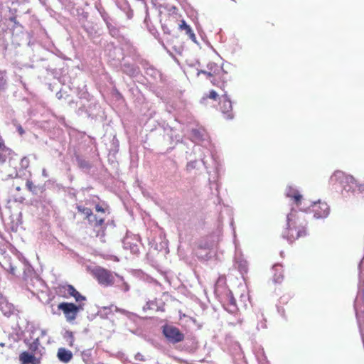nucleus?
Instances as JSON below:
<instances>
[{
  "mask_svg": "<svg viewBox=\"0 0 364 364\" xmlns=\"http://www.w3.org/2000/svg\"><path fill=\"white\" fill-rule=\"evenodd\" d=\"M191 137L193 142L201 143V144L193 146V155H196L200 159L202 164L209 174L208 181L210 184L215 185V188L218 190L219 186L218 180L221 171V164L214 154L206 131L203 127L193 128Z\"/></svg>",
  "mask_w": 364,
  "mask_h": 364,
  "instance_id": "nucleus-1",
  "label": "nucleus"
},
{
  "mask_svg": "<svg viewBox=\"0 0 364 364\" xmlns=\"http://www.w3.org/2000/svg\"><path fill=\"white\" fill-rule=\"evenodd\" d=\"M306 225L305 220L301 221L297 211L292 208L287 216V228L282 237L290 243L299 237H305L307 235Z\"/></svg>",
  "mask_w": 364,
  "mask_h": 364,
  "instance_id": "nucleus-2",
  "label": "nucleus"
},
{
  "mask_svg": "<svg viewBox=\"0 0 364 364\" xmlns=\"http://www.w3.org/2000/svg\"><path fill=\"white\" fill-rule=\"evenodd\" d=\"M359 270V282H358V292L354 301V309L355 316L358 320V323L360 328V333L362 337V341L364 345V333L363 332L360 326V316L364 314V257L358 264Z\"/></svg>",
  "mask_w": 364,
  "mask_h": 364,
  "instance_id": "nucleus-3",
  "label": "nucleus"
},
{
  "mask_svg": "<svg viewBox=\"0 0 364 364\" xmlns=\"http://www.w3.org/2000/svg\"><path fill=\"white\" fill-rule=\"evenodd\" d=\"M206 68L208 70V77H212L210 80L213 85L223 90L228 82V73L223 70V67L213 62L208 63Z\"/></svg>",
  "mask_w": 364,
  "mask_h": 364,
  "instance_id": "nucleus-4",
  "label": "nucleus"
},
{
  "mask_svg": "<svg viewBox=\"0 0 364 364\" xmlns=\"http://www.w3.org/2000/svg\"><path fill=\"white\" fill-rule=\"evenodd\" d=\"M92 273L100 285L104 287L114 285L117 273L99 266L95 267L92 270Z\"/></svg>",
  "mask_w": 364,
  "mask_h": 364,
  "instance_id": "nucleus-5",
  "label": "nucleus"
},
{
  "mask_svg": "<svg viewBox=\"0 0 364 364\" xmlns=\"http://www.w3.org/2000/svg\"><path fill=\"white\" fill-rule=\"evenodd\" d=\"M58 307L63 312L66 320L71 322L76 318L77 314L84 309V304L79 303L77 305L74 303L62 302Z\"/></svg>",
  "mask_w": 364,
  "mask_h": 364,
  "instance_id": "nucleus-6",
  "label": "nucleus"
},
{
  "mask_svg": "<svg viewBox=\"0 0 364 364\" xmlns=\"http://www.w3.org/2000/svg\"><path fill=\"white\" fill-rule=\"evenodd\" d=\"M222 90L223 94H222L219 97L220 109L225 119H232L234 118V114L232 112V102L227 92H225L224 89Z\"/></svg>",
  "mask_w": 364,
  "mask_h": 364,
  "instance_id": "nucleus-7",
  "label": "nucleus"
},
{
  "mask_svg": "<svg viewBox=\"0 0 364 364\" xmlns=\"http://www.w3.org/2000/svg\"><path fill=\"white\" fill-rule=\"evenodd\" d=\"M311 211L316 219H325L330 214V206L326 203L318 200L311 204Z\"/></svg>",
  "mask_w": 364,
  "mask_h": 364,
  "instance_id": "nucleus-8",
  "label": "nucleus"
},
{
  "mask_svg": "<svg viewBox=\"0 0 364 364\" xmlns=\"http://www.w3.org/2000/svg\"><path fill=\"white\" fill-rule=\"evenodd\" d=\"M163 334L172 343H179L184 339L183 333L178 328L172 326H164Z\"/></svg>",
  "mask_w": 364,
  "mask_h": 364,
  "instance_id": "nucleus-9",
  "label": "nucleus"
},
{
  "mask_svg": "<svg viewBox=\"0 0 364 364\" xmlns=\"http://www.w3.org/2000/svg\"><path fill=\"white\" fill-rule=\"evenodd\" d=\"M348 174L345 172L336 170L335 171L329 178L328 184L332 186L333 188L337 189L341 188L348 177Z\"/></svg>",
  "mask_w": 364,
  "mask_h": 364,
  "instance_id": "nucleus-10",
  "label": "nucleus"
},
{
  "mask_svg": "<svg viewBox=\"0 0 364 364\" xmlns=\"http://www.w3.org/2000/svg\"><path fill=\"white\" fill-rule=\"evenodd\" d=\"M356 180L351 176L348 175L345 183L340 188L341 193L343 197H348L350 193H355L356 192Z\"/></svg>",
  "mask_w": 364,
  "mask_h": 364,
  "instance_id": "nucleus-11",
  "label": "nucleus"
},
{
  "mask_svg": "<svg viewBox=\"0 0 364 364\" xmlns=\"http://www.w3.org/2000/svg\"><path fill=\"white\" fill-rule=\"evenodd\" d=\"M35 328L33 325L30 326L28 323L25 328V331L29 333V338L25 339V343L28 346L29 350L32 353H36L40 346L39 338H36L33 340V334L34 333Z\"/></svg>",
  "mask_w": 364,
  "mask_h": 364,
  "instance_id": "nucleus-12",
  "label": "nucleus"
},
{
  "mask_svg": "<svg viewBox=\"0 0 364 364\" xmlns=\"http://www.w3.org/2000/svg\"><path fill=\"white\" fill-rule=\"evenodd\" d=\"M285 196L293 200L294 203L299 206L302 200V195L299 190L294 185L287 186L285 191Z\"/></svg>",
  "mask_w": 364,
  "mask_h": 364,
  "instance_id": "nucleus-13",
  "label": "nucleus"
},
{
  "mask_svg": "<svg viewBox=\"0 0 364 364\" xmlns=\"http://www.w3.org/2000/svg\"><path fill=\"white\" fill-rule=\"evenodd\" d=\"M215 243L212 241H208V240H201L198 244V247L201 250H209L208 252H206L205 255H199L198 253V257L202 258L204 260H208L211 257L210 250L213 248Z\"/></svg>",
  "mask_w": 364,
  "mask_h": 364,
  "instance_id": "nucleus-14",
  "label": "nucleus"
},
{
  "mask_svg": "<svg viewBox=\"0 0 364 364\" xmlns=\"http://www.w3.org/2000/svg\"><path fill=\"white\" fill-rule=\"evenodd\" d=\"M235 266L242 274L247 271V262L241 255H239L237 247L235 245Z\"/></svg>",
  "mask_w": 364,
  "mask_h": 364,
  "instance_id": "nucleus-15",
  "label": "nucleus"
},
{
  "mask_svg": "<svg viewBox=\"0 0 364 364\" xmlns=\"http://www.w3.org/2000/svg\"><path fill=\"white\" fill-rule=\"evenodd\" d=\"M141 63L143 68L145 69V73L147 76H149L154 80L160 77V72L151 65H150L148 62L142 60Z\"/></svg>",
  "mask_w": 364,
  "mask_h": 364,
  "instance_id": "nucleus-16",
  "label": "nucleus"
},
{
  "mask_svg": "<svg viewBox=\"0 0 364 364\" xmlns=\"http://www.w3.org/2000/svg\"><path fill=\"white\" fill-rule=\"evenodd\" d=\"M21 364H39L40 360L35 357L33 354L27 351H24L19 356Z\"/></svg>",
  "mask_w": 364,
  "mask_h": 364,
  "instance_id": "nucleus-17",
  "label": "nucleus"
},
{
  "mask_svg": "<svg viewBox=\"0 0 364 364\" xmlns=\"http://www.w3.org/2000/svg\"><path fill=\"white\" fill-rule=\"evenodd\" d=\"M192 154H193V153H191L189 154H187L186 156V159H188L189 161L187 163L186 166V170L188 173H191L194 169H198L200 165V163L197 159H200L196 155H194L195 159H192ZM200 161H201V160Z\"/></svg>",
  "mask_w": 364,
  "mask_h": 364,
  "instance_id": "nucleus-18",
  "label": "nucleus"
},
{
  "mask_svg": "<svg viewBox=\"0 0 364 364\" xmlns=\"http://www.w3.org/2000/svg\"><path fill=\"white\" fill-rule=\"evenodd\" d=\"M73 353L64 348H60L58 350L57 357L60 361L64 363H69L73 358Z\"/></svg>",
  "mask_w": 364,
  "mask_h": 364,
  "instance_id": "nucleus-19",
  "label": "nucleus"
},
{
  "mask_svg": "<svg viewBox=\"0 0 364 364\" xmlns=\"http://www.w3.org/2000/svg\"><path fill=\"white\" fill-rule=\"evenodd\" d=\"M123 247L129 250L132 254H137L139 252V246L136 243L132 242V239L126 237L122 240Z\"/></svg>",
  "mask_w": 364,
  "mask_h": 364,
  "instance_id": "nucleus-20",
  "label": "nucleus"
},
{
  "mask_svg": "<svg viewBox=\"0 0 364 364\" xmlns=\"http://www.w3.org/2000/svg\"><path fill=\"white\" fill-rule=\"evenodd\" d=\"M124 292H127L130 289V287L128 283L124 280V277L117 274L114 279V285Z\"/></svg>",
  "mask_w": 364,
  "mask_h": 364,
  "instance_id": "nucleus-21",
  "label": "nucleus"
},
{
  "mask_svg": "<svg viewBox=\"0 0 364 364\" xmlns=\"http://www.w3.org/2000/svg\"><path fill=\"white\" fill-rule=\"evenodd\" d=\"M274 275L273 281L274 283H281L283 280V269L282 264L277 263L275 264L272 267Z\"/></svg>",
  "mask_w": 364,
  "mask_h": 364,
  "instance_id": "nucleus-22",
  "label": "nucleus"
},
{
  "mask_svg": "<svg viewBox=\"0 0 364 364\" xmlns=\"http://www.w3.org/2000/svg\"><path fill=\"white\" fill-rule=\"evenodd\" d=\"M122 70L124 73L131 77L136 76L139 73V68L129 63H124L122 65Z\"/></svg>",
  "mask_w": 364,
  "mask_h": 364,
  "instance_id": "nucleus-23",
  "label": "nucleus"
},
{
  "mask_svg": "<svg viewBox=\"0 0 364 364\" xmlns=\"http://www.w3.org/2000/svg\"><path fill=\"white\" fill-rule=\"evenodd\" d=\"M179 28L181 30H184L186 31V33L190 39H191L194 43H198L196 41V35L192 30V28L190 27L189 25L186 23L185 21H181V23L179 25Z\"/></svg>",
  "mask_w": 364,
  "mask_h": 364,
  "instance_id": "nucleus-24",
  "label": "nucleus"
},
{
  "mask_svg": "<svg viewBox=\"0 0 364 364\" xmlns=\"http://www.w3.org/2000/svg\"><path fill=\"white\" fill-rule=\"evenodd\" d=\"M255 315H256V318L257 320V329L260 330V329L266 328H267V324H266L267 320L264 318V313L261 310H259L258 312H257L255 314Z\"/></svg>",
  "mask_w": 364,
  "mask_h": 364,
  "instance_id": "nucleus-25",
  "label": "nucleus"
},
{
  "mask_svg": "<svg viewBox=\"0 0 364 364\" xmlns=\"http://www.w3.org/2000/svg\"><path fill=\"white\" fill-rule=\"evenodd\" d=\"M104 219L103 218H97V221L94 223L92 225L95 228V230L97 232V236H104L105 235V226H103L104 224Z\"/></svg>",
  "mask_w": 364,
  "mask_h": 364,
  "instance_id": "nucleus-26",
  "label": "nucleus"
},
{
  "mask_svg": "<svg viewBox=\"0 0 364 364\" xmlns=\"http://www.w3.org/2000/svg\"><path fill=\"white\" fill-rule=\"evenodd\" d=\"M76 161L78 167L85 172H88L91 168V164L85 159L81 158L80 156H76Z\"/></svg>",
  "mask_w": 364,
  "mask_h": 364,
  "instance_id": "nucleus-27",
  "label": "nucleus"
},
{
  "mask_svg": "<svg viewBox=\"0 0 364 364\" xmlns=\"http://www.w3.org/2000/svg\"><path fill=\"white\" fill-rule=\"evenodd\" d=\"M0 309L5 316H9L13 313L14 307L12 304L7 302H1L0 304Z\"/></svg>",
  "mask_w": 364,
  "mask_h": 364,
  "instance_id": "nucleus-28",
  "label": "nucleus"
},
{
  "mask_svg": "<svg viewBox=\"0 0 364 364\" xmlns=\"http://www.w3.org/2000/svg\"><path fill=\"white\" fill-rule=\"evenodd\" d=\"M26 188L34 195H38L39 193H42L43 188L35 186L31 181L28 180L26 183Z\"/></svg>",
  "mask_w": 364,
  "mask_h": 364,
  "instance_id": "nucleus-29",
  "label": "nucleus"
},
{
  "mask_svg": "<svg viewBox=\"0 0 364 364\" xmlns=\"http://www.w3.org/2000/svg\"><path fill=\"white\" fill-rule=\"evenodd\" d=\"M11 150L5 146L4 144L0 143V163L6 161L7 156L10 154Z\"/></svg>",
  "mask_w": 364,
  "mask_h": 364,
  "instance_id": "nucleus-30",
  "label": "nucleus"
},
{
  "mask_svg": "<svg viewBox=\"0 0 364 364\" xmlns=\"http://www.w3.org/2000/svg\"><path fill=\"white\" fill-rule=\"evenodd\" d=\"M62 289L63 290V293L65 294L64 296L65 297H68V296H73L75 292L76 291L75 288L70 284L63 286Z\"/></svg>",
  "mask_w": 364,
  "mask_h": 364,
  "instance_id": "nucleus-31",
  "label": "nucleus"
},
{
  "mask_svg": "<svg viewBox=\"0 0 364 364\" xmlns=\"http://www.w3.org/2000/svg\"><path fill=\"white\" fill-rule=\"evenodd\" d=\"M82 359L85 364H92L91 350L87 349L82 352Z\"/></svg>",
  "mask_w": 364,
  "mask_h": 364,
  "instance_id": "nucleus-32",
  "label": "nucleus"
},
{
  "mask_svg": "<svg viewBox=\"0 0 364 364\" xmlns=\"http://www.w3.org/2000/svg\"><path fill=\"white\" fill-rule=\"evenodd\" d=\"M24 28L23 26H18L14 30L11 31L15 41H18L21 35H23Z\"/></svg>",
  "mask_w": 364,
  "mask_h": 364,
  "instance_id": "nucleus-33",
  "label": "nucleus"
},
{
  "mask_svg": "<svg viewBox=\"0 0 364 364\" xmlns=\"http://www.w3.org/2000/svg\"><path fill=\"white\" fill-rule=\"evenodd\" d=\"M18 26H22V25L18 21H17L16 17H14V16L10 17L7 20V26L10 31L14 30V28H15Z\"/></svg>",
  "mask_w": 364,
  "mask_h": 364,
  "instance_id": "nucleus-34",
  "label": "nucleus"
},
{
  "mask_svg": "<svg viewBox=\"0 0 364 364\" xmlns=\"http://www.w3.org/2000/svg\"><path fill=\"white\" fill-rule=\"evenodd\" d=\"M6 72L0 70V90H5L6 89Z\"/></svg>",
  "mask_w": 364,
  "mask_h": 364,
  "instance_id": "nucleus-35",
  "label": "nucleus"
},
{
  "mask_svg": "<svg viewBox=\"0 0 364 364\" xmlns=\"http://www.w3.org/2000/svg\"><path fill=\"white\" fill-rule=\"evenodd\" d=\"M107 27L109 30V34L112 37H117L119 35V29L114 25H113L112 22L108 23Z\"/></svg>",
  "mask_w": 364,
  "mask_h": 364,
  "instance_id": "nucleus-36",
  "label": "nucleus"
},
{
  "mask_svg": "<svg viewBox=\"0 0 364 364\" xmlns=\"http://www.w3.org/2000/svg\"><path fill=\"white\" fill-rule=\"evenodd\" d=\"M82 28L90 36H93L96 34V30L92 26V23L83 24Z\"/></svg>",
  "mask_w": 364,
  "mask_h": 364,
  "instance_id": "nucleus-37",
  "label": "nucleus"
},
{
  "mask_svg": "<svg viewBox=\"0 0 364 364\" xmlns=\"http://www.w3.org/2000/svg\"><path fill=\"white\" fill-rule=\"evenodd\" d=\"M114 309H115V311L116 312H119V313H121L122 314H124V316H126L129 319H132V318L134 317H136V315L132 312H130V311H128L125 309H119L117 306L114 307Z\"/></svg>",
  "mask_w": 364,
  "mask_h": 364,
  "instance_id": "nucleus-38",
  "label": "nucleus"
},
{
  "mask_svg": "<svg viewBox=\"0 0 364 364\" xmlns=\"http://www.w3.org/2000/svg\"><path fill=\"white\" fill-rule=\"evenodd\" d=\"M63 337L67 341V343L69 344V346H73L74 342V336L73 332L69 331H65Z\"/></svg>",
  "mask_w": 364,
  "mask_h": 364,
  "instance_id": "nucleus-39",
  "label": "nucleus"
},
{
  "mask_svg": "<svg viewBox=\"0 0 364 364\" xmlns=\"http://www.w3.org/2000/svg\"><path fill=\"white\" fill-rule=\"evenodd\" d=\"M226 304H236V300L234 298L232 292L230 290H228V291L226 294Z\"/></svg>",
  "mask_w": 364,
  "mask_h": 364,
  "instance_id": "nucleus-40",
  "label": "nucleus"
},
{
  "mask_svg": "<svg viewBox=\"0 0 364 364\" xmlns=\"http://www.w3.org/2000/svg\"><path fill=\"white\" fill-rule=\"evenodd\" d=\"M225 309L230 314H236L238 311L237 304H225Z\"/></svg>",
  "mask_w": 364,
  "mask_h": 364,
  "instance_id": "nucleus-41",
  "label": "nucleus"
},
{
  "mask_svg": "<svg viewBox=\"0 0 364 364\" xmlns=\"http://www.w3.org/2000/svg\"><path fill=\"white\" fill-rule=\"evenodd\" d=\"M77 209L78 212L84 214L85 217L88 215L90 213H91L92 210L89 208L84 207L82 205H77Z\"/></svg>",
  "mask_w": 364,
  "mask_h": 364,
  "instance_id": "nucleus-42",
  "label": "nucleus"
},
{
  "mask_svg": "<svg viewBox=\"0 0 364 364\" xmlns=\"http://www.w3.org/2000/svg\"><path fill=\"white\" fill-rule=\"evenodd\" d=\"M75 301L76 302H80L82 301H85L86 300V297L82 296L78 291L76 290V291L75 292L73 296Z\"/></svg>",
  "mask_w": 364,
  "mask_h": 364,
  "instance_id": "nucleus-43",
  "label": "nucleus"
},
{
  "mask_svg": "<svg viewBox=\"0 0 364 364\" xmlns=\"http://www.w3.org/2000/svg\"><path fill=\"white\" fill-rule=\"evenodd\" d=\"M156 306V302L154 301H149L146 304L143 306V311H146L147 309H154Z\"/></svg>",
  "mask_w": 364,
  "mask_h": 364,
  "instance_id": "nucleus-44",
  "label": "nucleus"
},
{
  "mask_svg": "<svg viewBox=\"0 0 364 364\" xmlns=\"http://www.w3.org/2000/svg\"><path fill=\"white\" fill-rule=\"evenodd\" d=\"M85 218L88 220L89 223L91 225H93L95 221H97V217L92 213V211L91 213H90L88 215L85 217Z\"/></svg>",
  "mask_w": 364,
  "mask_h": 364,
  "instance_id": "nucleus-45",
  "label": "nucleus"
},
{
  "mask_svg": "<svg viewBox=\"0 0 364 364\" xmlns=\"http://www.w3.org/2000/svg\"><path fill=\"white\" fill-rule=\"evenodd\" d=\"M101 16L102 18V19L104 20V21L105 22L106 25H107L108 23H111V18L109 16L108 14L106 13V12H101Z\"/></svg>",
  "mask_w": 364,
  "mask_h": 364,
  "instance_id": "nucleus-46",
  "label": "nucleus"
},
{
  "mask_svg": "<svg viewBox=\"0 0 364 364\" xmlns=\"http://www.w3.org/2000/svg\"><path fill=\"white\" fill-rule=\"evenodd\" d=\"M20 165H21V168H26L29 165L28 159L26 157H23V159H21Z\"/></svg>",
  "mask_w": 364,
  "mask_h": 364,
  "instance_id": "nucleus-47",
  "label": "nucleus"
},
{
  "mask_svg": "<svg viewBox=\"0 0 364 364\" xmlns=\"http://www.w3.org/2000/svg\"><path fill=\"white\" fill-rule=\"evenodd\" d=\"M242 318H241L240 316L237 318L236 320H233L232 321H229V325L230 326H236L237 324L241 325L242 323Z\"/></svg>",
  "mask_w": 364,
  "mask_h": 364,
  "instance_id": "nucleus-48",
  "label": "nucleus"
},
{
  "mask_svg": "<svg viewBox=\"0 0 364 364\" xmlns=\"http://www.w3.org/2000/svg\"><path fill=\"white\" fill-rule=\"evenodd\" d=\"M218 96L219 95L215 90H211L207 97L216 100Z\"/></svg>",
  "mask_w": 364,
  "mask_h": 364,
  "instance_id": "nucleus-49",
  "label": "nucleus"
},
{
  "mask_svg": "<svg viewBox=\"0 0 364 364\" xmlns=\"http://www.w3.org/2000/svg\"><path fill=\"white\" fill-rule=\"evenodd\" d=\"M356 191H358L359 193L364 192V183H360L356 181Z\"/></svg>",
  "mask_w": 364,
  "mask_h": 364,
  "instance_id": "nucleus-50",
  "label": "nucleus"
},
{
  "mask_svg": "<svg viewBox=\"0 0 364 364\" xmlns=\"http://www.w3.org/2000/svg\"><path fill=\"white\" fill-rule=\"evenodd\" d=\"M28 289L33 293V279H31L29 282H28Z\"/></svg>",
  "mask_w": 364,
  "mask_h": 364,
  "instance_id": "nucleus-51",
  "label": "nucleus"
},
{
  "mask_svg": "<svg viewBox=\"0 0 364 364\" xmlns=\"http://www.w3.org/2000/svg\"><path fill=\"white\" fill-rule=\"evenodd\" d=\"M200 74L206 75L208 78L211 77H208V70H198L197 76H199Z\"/></svg>",
  "mask_w": 364,
  "mask_h": 364,
  "instance_id": "nucleus-52",
  "label": "nucleus"
},
{
  "mask_svg": "<svg viewBox=\"0 0 364 364\" xmlns=\"http://www.w3.org/2000/svg\"><path fill=\"white\" fill-rule=\"evenodd\" d=\"M9 271L11 274L14 275L16 273V267L11 264H9Z\"/></svg>",
  "mask_w": 364,
  "mask_h": 364,
  "instance_id": "nucleus-53",
  "label": "nucleus"
},
{
  "mask_svg": "<svg viewBox=\"0 0 364 364\" xmlns=\"http://www.w3.org/2000/svg\"><path fill=\"white\" fill-rule=\"evenodd\" d=\"M162 29H163V31H164V33L170 34L171 31H170V29L168 28V26H166V25H163V26H162Z\"/></svg>",
  "mask_w": 364,
  "mask_h": 364,
  "instance_id": "nucleus-54",
  "label": "nucleus"
},
{
  "mask_svg": "<svg viewBox=\"0 0 364 364\" xmlns=\"http://www.w3.org/2000/svg\"><path fill=\"white\" fill-rule=\"evenodd\" d=\"M173 48L176 53H178L179 55H181L182 53L183 48L181 46H178V47L174 46Z\"/></svg>",
  "mask_w": 364,
  "mask_h": 364,
  "instance_id": "nucleus-55",
  "label": "nucleus"
},
{
  "mask_svg": "<svg viewBox=\"0 0 364 364\" xmlns=\"http://www.w3.org/2000/svg\"><path fill=\"white\" fill-rule=\"evenodd\" d=\"M95 210L97 212L105 213V209L98 204L95 205Z\"/></svg>",
  "mask_w": 364,
  "mask_h": 364,
  "instance_id": "nucleus-56",
  "label": "nucleus"
},
{
  "mask_svg": "<svg viewBox=\"0 0 364 364\" xmlns=\"http://www.w3.org/2000/svg\"><path fill=\"white\" fill-rule=\"evenodd\" d=\"M17 130H18V133L20 134V135H23L24 134V130L21 125H18L17 127Z\"/></svg>",
  "mask_w": 364,
  "mask_h": 364,
  "instance_id": "nucleus-57",
  "label": "nucleus"
},
{
  "mask_svg": "<svg viewBox=\"0 0 364 364\" xmlns=\"http://www.w3.org/2000/svg\"><path fill=\"white\" fill-rule=\"evenodd\" d=\"M135 358H136V360H141V361L144 360L143 355L141 354H140V353H137L136 355Z\"/></svg>",
  "mask_w": 364,
  "mask_h": 364,
  "instance_id": "nucleus-58",
  "label": "nucleus"
},
{
  "mask_svg": "<svg viewBox=\"0 0 364 364\" xmlns=\"http://www.w3.org/2000/svg\"><path fill=\"white\" fill-rule=\"evenodd\" d=\"M56 97L58 99L60 100L63 98V94L61 92V91H59L56 93Z\"/></svg>",
  "mask_w": 364,
  "mask_h": 364,
  "instance_id": "nucleus-59",
  "label": "nucleus"
},
{
  "mask_svg": "<svg viewBox=\"0 0 364 364\" xmlns=\"http://www.w3.org/2000/svg\"><path fill=\"white\" fill-rule=\"evenodd\" d=\"M42 175H43V176H44L45 178L48 177V172H47V171H46L45 168H43V171H42Z\"/></svg>",
  "mask_w": 364,
  "mask_h": 364,
  "instance_id": "nucleus-60",
  "label": "nucleus"
},
{
  "mask_svg": "<svg viewBox=\"0 0 364 364\" xmlns=\"http://www.w3.org/2000/svg\"><path fill=\"white\" fill-rule=\"evenodd\" d=\"M132 16H133L132 11H129V12L127 13V18H128L129 19L132 18Z\"/></svg>",
  "mask_w": 364,
  "mask_h": 364,
  "instance_id": "nucleus-61",
  "label": "nucleus"
},
{
  "mask_svg": "<svg viewBox=\"0 0 364 364\" xmlns=\"http://www.w3.org/2000/svg\"><path fill=\"white\" fill-rule=\"evenodd\" d=\"M278 312H279L282 316H284V309H281L279 307H278Z\"/></svg>",
  "mask_w": 364,
  "mask_h": 364,
  "instance_id": "nucleus-62",
  "label": "nucleus"
},
{
  "mask_svg": "<svg viewBox=\"0 0 364 364\" xmlns=\"http://www.w3.org/2000/svg\"><path fill=\"white\" fill-rule=\"evenodd\" d=\"M62 1L63 3H65V4H70V0H62Z\"/></svg>",
  "mask_w": 364,
  "mask_h": 364,
  "instance_id": "nucleus-63",
  "label": "nucleus"
},
{
  "mask_svg": "<svg viewBox=\"0 0 364 364\" xmlns=\"http://www.w3.org/2000/svg\"><path fill=\"white\" fill-rule=\"evenodd\" d=\"M46 331H45V330H42V331H41V336H45V335H46Z\"/></svg>",
  "mask_w": 364,
  "mask_h": 364,
  "instance_id": "nucleus-64",
  "label": "nucleus"
}]
</instances>
